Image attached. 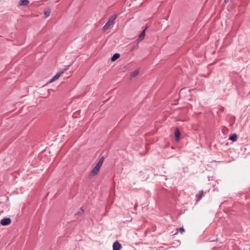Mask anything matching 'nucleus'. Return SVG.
Segmentation results:
<instances>
[{"label":"nucleus","mask_w":250,"mask_h":250,"mask_svg":"<svg viewBox=\"0 0 250 250\" xmlns=\"http://www.w3.org/2000/svg\"><path fill=\"white\" fill-rule=\"evenodd\" d=\"M104 160V157H102L99 162L97 163V164L95 165V166L94 167V168L92 169V170L91 171L89 174V176L90 177H93L96 176L99 172L100 169L103 163Z\"/></svg>","instance_id":"1"},{"label":"nucleus","mask_w":250,"mask_h":250,"mask_svg":"<svg viewBox=\"0 0 250 250\" xmlns=\"http://www.w3.org/2000/svg\"><path fill=\"white\" fill-rule=\"evenodd\" d=\"M118 15L117 14H114L112 15L108 20L107 22L105 24V25L103 27V30L104 31H106L108 29L110 28V27L114 23L115 20L116 19Z\"/></svg>","instance_id":"2"},{"label":"nucleus","mask_w":250,"mask_h":250,"mask_svg":"<svg viewBox=\"0 0 250 250\" xmlns=\"http://www.w3.org/2000/svg\"><path fill=\"white\" fill-rule=\"evenodd\" d=\"M121 248L122 245L118 241H116L113 243L112 245V250H121Z\"/></svg>","instance_id":"3"},{"label":"nucleus","mask_w":250,"mask_h":250,"mask_svg":"<svg viewBox=\"0 0 250 250\" xmlns=\"http://www.w3.org/2000/svg\"><path fill=\"white\" fill-rule=\"evenodd\" d=\"M11 220L9 218H4L0 221V224L2 226H7L10 224Z\"/></svg>","instance_id":"4"},{"label":"nucleus","mask_w":250,"mask_h":250,"mask_svg":"<svg viewBox=\"0 0 250 250\" xmlns=\"http://www.w3.org/2000/svg\"><path fill=\"white\" fill-rule=\"evenodd\" d=\"M64 71L60 72L57 73L50 80L49 83H51L53 82L54 81L58 80L60 77L61 76L62 74L63 73Z\"/></svg>","instance_id":"5"},{"label":"nucleus","mask_w":250,"mask_h":250,"mask_svg":"<svg viewBox=\"0 0 250 250\" xmlns=\"http://www.w3.org/2000/svg\"><path fill=\"white\" fill-rule=\"evenodd\" d=\"M29 3L28 0H20L19 5L20 6H26Z\"/></svg>","instance_id":"6"},{"label":"nucleus","mask_w":250,"mask_h":250,"mask_svg":"<svg viewBox=\"0 0 250 250\" xmlns=\"http://www.w3.org/2000/svg\"><path fill=\"white\" fill-rule=\"evenodd\" d=\"M146 28L140 34L139 38H138V41H142L145 36V31Z\"/></svg>","instance_id":"7"},{"label":"nucleus","mask_w":250,"mask_h":250,"mask_svg":"<svg viewBox=\"0 0 250 250\" xmlns=\"http://www.w3.org/2000/svg\"><path fill=\"white\" fill-rule=\"evenodd\" d=\"M204 194V191L203 190H201L199 191L198 194H197L196 196L197 200V202H198L202 198Z\"/></svg>","instance_id":"8"},{"label":"nucleus","mask_w":250,"mask_h":250,"mask_svg":"<svg viewBox=\"0 0 250 250\" xmlns=\"http://www.w3.org/2000/svg\"><path fill=\"white\" fill-rule=\"evenodd\" d=\"M139 73V69H136L135 70L132 71L131 73V77L132 78L135 77L137 76Z\"/></svg>","instance_id":"9"},{"label":"nucleus","mask_w":250,"mask_h":250,"mask_svg":"<svg viewBox=\"0 0 250 250\" xmlns=\"http://www.w3.org/2000/svg\"><path fill=\"white\" fill-rule=\"evenodd\" d=\"M51 10L49 8H48L44 11V18H47L50 16Z\"/></svg>","instance_id":"10"},{"label":"nucleus","mask_w":250,"mask_h":250,"mask_svg":"<svg viewBox=\"0 0 250 250\" xmlns=\"http://www.w3.org/2000/svg\"><path fill=\"white\" fill-rule=\"evenodd\" d=\"M237 139V136L236 134H233L230 135L229 137V139L230 140L232 141L233 142L236 141Z\"/></svg>","instance_id":"11"},{"label":"nucleus","mask_w":250,"mask_h":250,"mask_svg":"<svg viewBox=\"0 0 250 250\" xmlns=\"http://www.w3.org/2000/svg\"><path fill=\"white\" fill-rule=\"evenodd\" d=\"M120 55L119 54H118V53L115 54L114 55H113V56L112 57V58L111 59V61L114 62V61H116L120 57Z\"/></svg>","instance_id":"12"},{"label":"nucleus","mask_w":250,"mask_h":250,"mask_svg":"<svg viewBox=\"0 0 250 250\" xmlns=\"http://www.w3.org/2000/svg\"><path fill=\"white\" fill-rule=\"evenodd\" d=\"M175 136L176 141H178L180 136V132L178 129H177L175 132Z\"/></svg>","instance_id":"13"},{"label":"nucleus","mask_w":250,"mask_h":250,"mask_svg":"<svg viewBox=\"0 0 250 250\" xmlns=\"http://www.w3.org/2000/svg\"><path fill=\"white\" fill-rule=\"evenodd\" d=\"M178 230H179V232L180 233H183L185 232V229L184 228H180L178 229Z\"/></svg>","instance_id":"14"},{"label":"nucleus","mask_w":250,"mask_h":250,"mask_svg":"<svg viewBox=\"0 0 250 250\" xmlns=\"http://www.w3.org/2000/svg\"><path fill=\"white\" fill-rule=\"evenodd\" d=\"M208 240L210 242H214V241H217V238H212V239L209 238Z\"/></svg>","instance_id":"15"},{"label":"nucleus","mask_w":250,"mask_h":250,"mask_svg":"<svg viewBox=\"0 0 250 250\" xmlns=\"http://www.w3.org/2000/svg\"><path fill=\"white\" fill-rule=\"evenodd\" d=\"M228 1H229V0H224V2L226 3V2H227Z\"/></svg>","instance_id":"16"},{"label":"nucleus","mask_w":250,"mask_h":250,"mask_svg":"<svg viewBox=\"0 0 250 250\" xmlns=\"http://www.w3.org/2000/svg\"><path fill=\"white\" fill-rule=\"evenodd\" d=\"M177 233H178V232H175L174 234V235H176V234H177Z\"/></svg>","instance_id":"17"}]
</instances>
